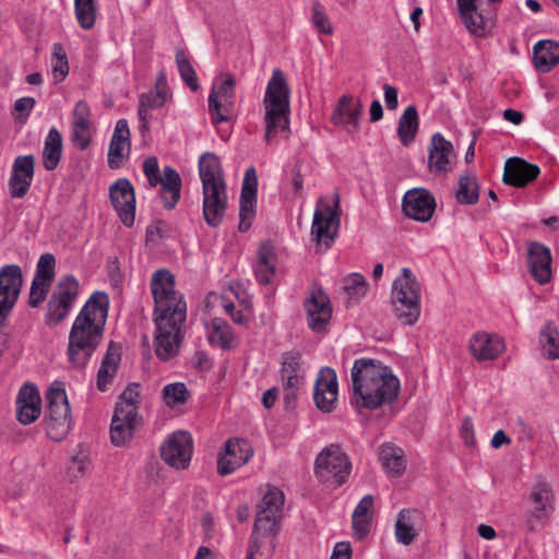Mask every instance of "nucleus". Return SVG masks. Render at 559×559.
<instances>
[{"label": "nucleus", "instance_id": "nucleus-1", "mask_svg": "<svg viewBox=\"0 0 559 559\" xmlns=\"http://www.w3.org/2000/svg\"><path fill=\"white\" fill-rule=\"evenodd\" d=\"M109 309V296L94 292L75 317L69 332L68 362L74 369H84L99 346Z\"/></svg>", "mask_w": 559, "mask_h": 559}, {"label": "nucleus", "instance_id": "nucleus-2", "mask_svg": "<svg viewBox=\"0 0 559 559\" xmlns=\"http://www.w3.org/2000/svg\"><path fill=\"white\" fill-rule=\"evenodd\" d=\"M353 396L352 403L359 408L377 409L397 399L400 380L381 361L359 358L350 370Z\"/></svg>", "mask_w": 559, "mask_h": 559}, {"label": "nucleus", "instance_id": "nucleus-3", "mask_svg": "<svg viewBox=\"0 0 559 559\" xmlns=\"http://www.w3.org/2000/svg\"><path fill=\"white\" fill-rule=\"evenodd\" d=\"M199 176L202 183V213L205 223L218 227L225 217L228 195L219 158L211 152L199 158Z\"/></svg>", "mask_w": 559, "mask_h": 559}, {"label": "nucleus", "instance_id": "nucleus-4", "mask_svg": "<svg viewBox=\"0 0 559 559\" xmlns=\"http://www.w3.org/2000/svg\"><path fill=\"white\" fill-rule=\"evenodd\" d=\"M284 500L283 491L276 487H269L263 495L258 504L247 559H266L270 555L274 546L272 536L278 531Z\"/></svg>", "mask_w": 559, "mask_h": 559}, {"label": "nucleus", "instance_id": "nucleus-5", "mask_svg": "<svg viewBox=\"0 0 559 559\" xmlns=\"http://www.w3.org/2000/svg\"><path fill=\"white\" fill-rule=\"evenodd\" d=\"M263 104L265 108L264 140L271 143L280 131L289 129V87L280 69L273 70L265 88Z\"/></svg>", "mask_w": 559, "mask_h": 559}, {"label": "nucleus", "instance_id": "nucleus-6", "mask_svg": "<svg viewBox=\"0 0 559 559\" xmlns=\"http://www.w3.org/2000/svg\"><path fill=\"white\" fill-rule=\"evenodd\" d=\"M420 284L409 267L392 283L390 302L394 317L404 325H414L421 312Z\"/></svg>", "mask_w": 559, "mask_h": 559}, {"label": "nucleus", "instance_id": "nucleus-7", "mask_svg": "<svg viewBox=\"0 0 559 559\" xmlns=\"http://www.w3.org/2000/svg\"><path fill=\"white\" fill-rule=\"evenodd\" d=\"M352 461L337 443L324 447L314 462L316 477L323 484L340 487L345 484L352 473Z\"/></svg>", "mask_w": 559, "mask_h": 559}, {"label": "nucleus", "instance_id": "nucleus-8", "mask_svg": "<svg viewBox=\"0 0 559 559\" xmlns=\"http://www.w3.org/2000/svg\"><path fill=\"white\" fill-rule=\"evenodd\" d=\"M47 411L44 417L47 436L53 441L63 440L71 429V409L64 389L55 383L46 395Z\"/></svg>", "mask_w": 559, "mask_h": 559}, {"label": "nucleus", "instance_id": "nucleus-9", "mask_svg": "<svg viewBox=\"0 0 559 559\" xmlns=\"http://www.w3.org/2000/svg\"><path fill=\"white\" fill-rule=\"evenodd\" d=\"M151 290L154 298L156 314H175L180 317L187 313V305L183 296L175 289V277L166 269L157 270L151 278Z\"/></svg>", "mask_w": 559, "mask_h": 559}, {"label": "nucleus", "instance_id": "nucleus-10", "mask_svg": "<svg viewBox=\"0 0 559 559\" xmlns=\"http://www.w3.org/2000/svg\"><path fill=\"white\" fill-rule=\"evenodd\" d=\"M186 318L187 313H182L179 318L175 314L154 316L155 354L160 360L167 361L178 355L183 340L182 325Z\"/></svg>", "mask_w": 559, "mask_h": 559}, {"label": "nucleus", "instance_id": "nucleus-11", "mask_svg": "<svg viewBox=\"0 0 559 559\" xmlns=\"http://www.w3.org/2000/svg\"><path fill=\"white\" fill-rule=\"evenodd\" d=\"M79 296V282L71 275L62 276L56 285L46 307L45 322L48 326L61 323L70 313Z\"/></svg>", "mask_w": 559, "mask_h": 559}, {"label": "nucleus", "instance_id": "nucleus-12", "mask_svg": "<svg viewBox=\"0 0 559 559\" xmlns=\"http://www.w3.org/2000/svg\"><path fill=\"white\" fill-rule=\"evenodd\" d=\"M236 80L230 73H223L213 82L209 95V112L214 124L231 118L236 97Z\"/></svg>", "mask_w": 559, "mask_h": 559}, {"label": "nucleus", "instance_id": "nucleus-13", "mask_svg": "<svg viewBox=\"0 0 559 559\" xmlns=\"http://www.w3.org/2000/svg\"><path fill=\"white\" fill-rule=\"evenodd\" d=\"M528 501L532 508L524 513L523 524L527 531L535 532L542 527L555 510L554 492L550 484L546 481L536 483L531 490Z\"/></svg>", "mask_w": 559, "mask_h": 559}, {"label": "nucleus", "instance_id": "nucleus-14", "mask_svg": "<svg viewBox=\"0 0 559 559\" xmlns=\"http://www.w3.org/2000/svg\"><path fill=\"white\" fill-rule=\"evenodd\" d=\"M23 285L22 269L7 264L0 269V326L15 307Z\"/></svg>", "mask_w": 559, "mask_h": 559}, {"label": "nucleus", "instance_id": "nucleus-15", "mask_svg": "<svg viewBox=\"0 0 559 559\" xmlns=\"http://www.w3.org/2000/svg\"><path fill=\"white\" fill-rule=\"evenodd\" d=\"M193 439L187 431H176L160 447L162 460L175 469H186L192 459Z\"/></svg>", "mask_w": 559, "mask_h": 559}, {"label": "nucleus", "instance_id": "nucleus-16", "mask_svg": "<svg viewBox=\"0 0 559 559\" xmlns=\"http://www.w3.org/2000/svg\"><path fill=\"white\" fill-rule=\"evenodd\" d=\"M109 199L123 225L132 226L135 218V192L130 180L117 179L109 187Z\"/></svg>", "mask_w": 559, "mask_h": 559}, {"label": "nucleus", "instance_id": "nucleus-17", "mask_svg": "<svg viewBox=\"0 0 559 559\" xmlns=\"http://www.w3.org/2000/svg\"><path fill=\"white\" fill-rule=\"evenodd\" d=\"M253 455L251 444L245 439H229L217 456V473L227 476L245 465Z\"/></svg>", "mask_w": 559, "mask_h": 559}, {"label": "nucleus", "instance_id": "nucleus-18", "mask_svg": "<svg viewBox=\"0 0 559 559\" xmlns=\"http://www.w3.org/2000/svg\"><path fill=\"white\" fill-rule=\"evenodd\" d=\"M35 176V157L33 154L19 155L14 158L8 181L9 193L13 199H23L33 183Z\"/></svg>", "mask_w": 559, "mask_h": 559}, {"label": "nucleus", "instance_id": "nucleus-19", "mask_svg": "<svg viewBox=\"0 0 559 559\" xmlns=\"http://www.w3.org/2000/svg\"><path fill=\"white\" fill-rule=\"evenodd\" d=\"M258 176L254 167H249L243 176L240 201L238 229L246 233L252 225L257 210Z\"/></svg>", "mask_w": 559, "mask_h": 559}, {"label": "nucleus", "instance_id": "nucleus-20", "mask_svg": "<svg viewBox=\"0 0 559 559\" xmlns=\"http://www.w3.org/2000/svg\"><path fill=\"white\" fill-rule=\"evenodd\" d=\"M404 214L417 222H428L435 212V197L424 188H414L408 190L402 200Z\"/></svg>", "mask_w": 559, "mask_h": 559}, {"label": "nucleus", "instance_id": "nucleus-21", "mask_svg": "<svg viewBox=\"0 0 559 559\" xmlns=\"http://www.w3.org/2000/svg\"><path fill=\"white\" fill-rule=\"evenodd\" d=\"M338 194H335V205H326L323 210H316L311 226V234L317 243L324 242L328 247L333 242L340 226V216L336 212Z\"/></svg>", "mask_w": 559, "mask_h": 559}, {"label": "nucleus", "instance_id": "nucleus-22", "mask_svg": "<svg viewBox=\"0 0 559 559\" xmlns=\"http://www.w3.org/2000/svg\"><path fill=\"white\" fill-rule=\"evenodd\" d=\"M469 352L478 361L493 360L504 350L503 340L497 334L477 332L469 340Z\"/></svg>", "mask_w": 559, "mask_h": 559}, {"label": "nucleus", "instance_id": "nucleus-23", "mask_svg": "<svg viewBox=\"0 0 559 559\" xmlns=\"http://www.w3.org/2000/svg\"><path fill=\"white\" fill-rule=\"evenodd\" d=\"M454 156V148L441 133L432 134L429 143L428 169L437 175L451 169L450 160Z\"/></svg>", "mask_w": 559, "mask_h": 559}, {"label": "nucleus", "instance_id": "nucleus-24", "mask_svg": "<svg viewBox=\"0 0 559 559\" xmlns=\"http://www.w3.org/2000/svg\"><path fill=\"white\" fill-rule=\"evenodd\" d=\"M40 395L34 384L25 383L16 397V418L22 425L34 423L40 415Z\"/></svg>", "mask_w": 559, "mask_h": 559}, {"label": "nucleus", "instance_id": "nucleus-25", "mask_svg": "<svg viewBox=\"0 0 559 559\" xmlns=\"http://www.w3.org/2000/svg\"><path fill=\"white\" fill-rule=\"evenodd\" d=\"M131 146L130 129L126 119L116 122L108 148V166L111 169L119 168L126 155H129Z\"/></svg>", "mask_w": 559, "mask_h": 559}, {"label": "nucleus", "instance_id": "nucleus-26", "mask_svg": "<svg viewBox=\"0 0 559 559\" xmlns=\"http://www.w3.org/2000/svg\"><path fill=\"white\" fill-rule=\"evenodd\" d=\"M539 173L537 165L527 163L520 157H511L504 165L503 182L521 188L535 180Z\"/></svg>", "mask_w": 559, "mask_h": 559}, {"label": "nucleus", "instance_id": "nucleus-27", "mask_svg": "<svg viewBox=\"0 0 559 559\" xmlns=\"http://www.w3.org/2000/svg\"><path fill=\"white\" fill-rule=\"evenodd\" d=\"M527 264L534 280L544 285L551 277V254L550 250L539 243L532 242L528 247Z\"/></svg>", "mask_w": 559, "mask_h": 559}, {"label": "nucleus", "instance_id": "nucleus-28", "mask_svg": "<svg viewBox=\"0 0 559 559\" xmlns=\"http://www.w3.org/2000/svg\"><path fill=\"white\" fill-rule=\"evenodd\" d=\"M305 309L309 326L317 332L324 329L332 316L329 299L322 293L317 295L312 294L311 297L305 301Z\"/></svg>", "mask_w": 559, "mask_h": 559}, {"label": "nucleus", "instance_id": "nucleus-29", "mask_svg": "<svg viewBox=\"0 0 559 559\" xmlns=\"http://www.w3.org/2000/svg\"><path fill=\"white\" fill-rule=\"evenodd\" d=\"M120 360L121 348L111 342L97 372L96 385L100 392H106L112 383L117 374Z\"/></svg>", "mask_w": 559, "mask_h": 559}, {"label": "nucleus", "instance_id": "nucleus-30", "mask_svg": "<svg viewBox=\"0 0 559 559\" xmlns=\"http://www.w3.org/2000/svg\"><path fill=\"white\" fill-rule=\"evenodd\" d=\"M533 63L542 73L551 71L559 63V43L551 39L538 40L533 47Z\"/></svg>", "mask_w": 559, "mask_h": 559}, {"label": "nucleus", "instance_id": "nucleus-31", "mask_svg": "<svg viewBox=\"0 0 559 559\" xmlns=\"http://www.w3.org/2000/svg\"><path fill=\"white\" fill-rule=\"evenodd\" d=\"M456 2L466 28L474 35H485L489 24L488 20L478 10V0H456Z\"/></svg>", "mask_w": 559, "mask_h": 559}, {"label": "nucleus", "instance_id": "nucleus-32", "mask_svg": "<svg viewBox=\"0 0 559 559\" xmlns=\"http://www.w3.org/2000/svg\"><path fill=\"white\" fill-rule=\"evenodd\" d=\"M140 417L118 414L115 411L110 424V439L116 447L127 444L133 437L136 427L140 425Z\"/></svg>", "mask_w": 559, "mask_h": 559}, {"label": "nucleus", "instance_id": "nucleus-33", "mask_svg": "<svg viewBox=\"0 0 559 559\" xmlns=\"http://www.w3.org/2000/svg\"><path fill=\"white\" fill-rule=\"evenodd\" d=\"M160 198L166 210L176 206L181 195V178L178 171L171 166H165L160 177Z\"/></svg>", "mask_w": 559, "mask_h": 559}, {"label": "nucleus", "instance_id": "nucleus-34", "mask_svg": "<svg viewBox=\"0 0 559 559\" xmlns=\"http://www.w3.org/2000/svg\"><path fill=\"white\" fill-rule=\"evenodd\" d=\"M276 269V253L270 241L262 242L258 250V262L254 265L257 281L266 285L270 284Z\"/></svg>", "mask_w": 559, "mask_h": 559}, {"label": "nucleus", "instance_id": "nucleus-35", "mask_svg": "<svg viewBox=\"0 0 559 559\" xmlns=\"http://www.w3.org/2000/svg\"><path fill=\"white\" fill-rule=\"evenodd\" d=\"M206 338L212 346L230 349L235 340L231 326L222 318H214L206 326Z\"/></svg>", "mask_w": 559, "mask_h": 559}, {"label": "nucleus", "instance_id": "nucleus-36", "mask_svg": "<svg viewBox=\"0 0 559 559\" xmlns=\"http://www.w3.org/2000/svg\"><path fill=\"white\" fill-rule=\"evenodd\" d=\"M62 157V136L57 128L52 127L45 138L43 150V165L48 171L55 170Z\"/></svg>", "mask_w": 559, "mask_h": 559}, {"label": "nucleus", "instance_id": "nucleus-37", "mask_svg": "<svg viewBox=\"0 0 559 559\" xmlns=\"http://www.w3.org/2000/svg\"><path fill=\"white\" fill-rule=\"evenodd\" d=\"M420 518L417 510L403 509L400 511L395 523V537L402 545H409L416 538L415 524Z\"/></svg>", "mask_w": 559, "mask_h": 559}, {"label": "nucleus", "instance_id": "nucleus-38", "mask_svg": "<svg viewBox=\"0 0 559 559\" xmlns=\"http://www.w3.org/2000/svg\"><path fill=\"white\" fill-rule=\"evenodd\" d=\"M352 96L343 95L340 97L337 106L333 110L331 121L335 126L353 124L357 126L360 115L362 114V105L357 104L356 107H350Z\"/></svg>", "mask_w": 559, "mask_h": 559}, {"label": "nucleus", "instance_id": "nucleus-39", "mask_svg": "<svg viewBox=\"0 0 559 559\" xmlns=\"http://www.w3.org/2000/svg\"><path fill=\"white\" fill-rule=\"evenodd\" d=\"M419 127L417 108L409 105L401 115L397 123V135L403 145L413 143Z\"/></svg>", "mask_w": 559, "mask_h": 559}, {"label": "nucleus", "instance_id": "nucleus-40", "mask_svg": "<svg viewBox=\"0 0 559 559\" xmlns=\"http://www.w3.org/2000/svg\"><path fill=\"white\" fill-rule=\"evenodd\" d=\"M380 461L383 469L392 477L401 475L405 469L404 451L399 447L382 445Z\"/></svg>", "mask_w": 559, "mask_h": 559}, {"label": "nucleus", "instance_id": "nucleus-41", "mask_svg": "<svg viewBox=\"0 0 559 559\" xmlns=\"http://www.w3.org/2000/svg\"><path fill=\"white\" fill-rule=\"evenodd\" d=\"M140 397V384L134 382L130 383L120 394L119 402L116 404L115 411L118 412V414L140 417L138 413Z\"/></svg>", "mask_w": 559, "mask_h": 559}, {"label": "nucleus", "instance_id": "nucleus-42", "mask_svg": "<svg viewBox=\"0 0 559 559\" xmlns=\"http://www.w3.org/2000/svg\"><path fill=\"white\" fill-rule=\"evenodd\" d=\"M539 343L544 356L552 360L559 358V332L554 322L548 321L544 324L539 333Z\"/></svg>", "mask_w": 559, "mask_h": 559}, {"label": "nucleus", "instance_id": "nucleus-43", "mask_svg": "<svg viewBox=\"0 0 559 559\" xmlns=\"http://www.w3.org/2000/svg\"><path fill=\"white\" fill-rule=\"evenodd\" d=\"M74 14L82 29H92L97 17V4L95 0H74Z\"/></svg>", "mask_w": 559, "mask_h": 559}, {"label": "nucleus", "instance_id": "nucleus-44", "mask_svg": "<svg viewBox=\"0 0 559 559\" xmlns=\"http://www.w3.org/2000/svg\"><path fill=\"white\" fill-rule=\"evenodd\" d=\"M343 290L352 304H357L367 294L368 284L360 273H352L343 281Z\"/></svg>", "mask_w": 559, "mask_h": 559}, {"label": "nucleus", "instance_id": "nucleus-45", "mask_svg": "<svg viewBox=\"0 0 559 559\" xmlns=\"http://www.w3.org/2000/svg\"><path fill=\"white\" fill-rule=\"evenodd\" d=\"M167 99V84L164 74L157 79L155 90L144 93L140 97L142 106H146L151 109L160 108L164 106Z\"/></svg>", "mask_w": 559, "mask_h": 559}, {"label": "nucleus", "instance_id": "nucleus-46", "mask_svg": "<svg viewBox=\"0 0 559 559\" xmlns=\"http://www.w3.org/2000/svg\"><path fill=\"white\" fill-rule=\"evenodd\" d=\"M176 64L182 81L191 91L197 92L200 85L195 70L189 58L186 56L185 51L181 49L177 50L176 52Z\"/></svg>", "mask_w": 559, "mask_h": 559}, {"label": "nucleus", "instance_id": "nucleus-47", "mask_svg": "<svg viewBox=\"0 0 559 559\" xmlns=\"http://www.w3.org/2000/svg\"><path fill=\"white\" fill-rule=\"evenodd\" d=\"M313 392L338 396L337 377L332 368L324 367L319 371Z\"/></svg>", "mask_w": 559, "mask_h": 559}, {"label": "nucleus", "instance_id": "nucleus-48", "mask_svg": "<svg viewBox=\"0 0 559 559\" xmlns=\"http://www.w3.org/2000/svg\"><path fill=\"white\" fill-rule=\"evenodd\" d=\"M478 186L469 175H462L459 180L456 199L461 204H474L478 201Z\"/></svg>", "mask_w": 559, "mask_h": 559}, {"label": "nucleus", "instance_id": "nucleus-49", "mask_svg": "<svg viewBox=\"0 0 559 559\" xmlns=\"http://www.w3.org/2000/svg\"><path fill=\"white\" fill-rule=\"evenodd\" d=\"M163 399L167 406L174 407L187 402L188 390L183 382H174L164 386Z\"/></svg>", "mask_w": 559, "mask_h": 559}, {"label": "nucleus", "instance_id": "nucleus-50", "mask_svg": "<svg viewBox=\"0 0 559 559\" xmlns=\"http://www.w3.org/2000/svg\"><path fill=\"white\" fill-rule=\"evenodd\" d=\"M56 259L51 253H44L39 257L34 278L51 285L55 278Z\"/></svg>", "mask_w": 559, "mask_h": 559}, {"label": "nucleus", "instance_id": "nucleus-51", "mask_svg": "<svg viewBox=\"0 0 559 559\" xmlns=\"http://www.w3.org/2000/svg\"><path fill=\"white\" fill-rule=\"evenodd\" d=\"M311 22L319 33L326 35H331L333 33L330 19L318 0H314L311 5Z\"/></svg>", "mask_w": 559, "mask_h": 559}, {"label": "nucleus", "instance_id": "nucleus-52", "mask_svg": "<svg viewBox=\"0 0 559 559\" xmlns=\"http://www.w3.org/2000/svg\"><path fill=\"white\" fill-rule=\"evenodd\" d=\"M50 285L41 282L39 280L33 278L31 289H29V299L28 304L31 307L35 308L39 306L46 298L48 289Z\"/></svg>", "mask_w": 559, "mask_h": 559}, {"label": "nucleus", "instance_id": "nucleus-53", "mask_svg": "<svg viewBox=\"0 0 559 559\" xmlns=\"http://www.w3.org/2000/svg\"><path fill=\"white\" fill-rule=\"evenodd\" d=\"M300 361L301 356L298 352H289L284 355L281 374L282 376H292L300 374Z\"/></svg>", "mask_w": 559, "mask_h": 559}, {"label": "nucleus", "instance_id": "nucleus-54", "mask_svg": "<svg viewBox=\"0 0 559 559\" xmlns=\"http://www.w3.org/2000/svg\"><path fill=\"white\" fill-rule=\"evenodd\" d=\"M90 116L91 111L87 104L83 100H79L73 108L72 127H80L81 129L82 127H90Z\"/></svg>", "mask_w": 559, "mask_h": 559}, {"label": "nucleus", "instance_id": "nucleus-55", "mask_svg": "<svg viewBox=\"0 0 559 559\" xmlns=\"http://www.w3.org/2000/svg\"><path fill=\"white\" fill-rule=\"evenodd\" d=\"M143 173L151 187H156L160 181L159 165L155 156L147 157L143 163Z\"/></svg>", "mask_w": 559, "mask_h": 559}, {"label": "nucleus", "instance_id": "nucleus-56", "mask_svg": "<svg viewBox=\"0 0 559 559\" xmlns=\"http://www.w3.org/2000/svg\"><path fill=\"white\" fill-rule=\"evenodd\" d=\"M353 534L356 539H364L370 532L371 518L352 515Z\"/></svg>", "mask_w": 559, "mask_h": 559}, {"label": "nucleus", "instance_id": "nucleus-57", "mask_svg": "<svg viewBox=\"0 0 559 559\" xmlns=\"http://www.w3.org/2000/svg\"><path fill=\"white\" fill-rule=\"evenodd\" d=\"M313 400L316 406L323 413H331L335 409L337 396L328 395L320 392H313Z\"/></svg>", "mask_w": 559, "mask_h": 559}, {"label": "nucleus", "instance_id": "nucleus-58", "mask_svg": "<svg viewBox=\"0 0 559 559\" xmlns=\"http://www.w3.org/2000/svg\"><path fill=\"white\" fill-rule=\"evenodd\" d=\"M72 141L81 151L86 150L91 143L90 127H72Z\"/></svg>", "mask_w": 559, "mask_h": 559}, {"label": "nucleus", "instance_id": "nucleus-59", "mask_svg": "<svg viewBox=\"0 0 559 559\" xmlns=\"http://www.w3.org/2000/svg\"><path fill=\"white\" fill-rule=\"evenodd\" d=\"M283 383H284V390H285V399L289 401L290 399L295 397L296 390L302 382V376L301 374H294L292 376H282Z\"/></svg>", "mask_w": 559, "mask_h": 559}, {"label": "nucleus", "instance_id": "nucleus-60", "mask_svg": "<svg viewBox=\"0 0 559 559\" xmlns=\"http://www.w3.org/2000/svg\"><path fill=\"white\" fill-rule=\"evenodd\" d=\"M88 468V462L85 456H74L70 462L68 471L72 477H81Z\"/></svg>", "mask_w": 559, "mask_h": 559}, {"label": "nucleus", "instance_id": "nucleus-61", "mask_svg": "<svg viewBox=\"0 0 559 559\" xmlns=\"http://www.w3.org/2000/svg\"><path fill=\"white\" fill-rule=\"evenodd\" d=\"M373 507V497L371 495H366L361 498V500L356 506L353 515L359 516H366L370 518V511Z\"/></svg>", "mask_w": 559, "mask_h": 559}, {"label": "nucleus", "instance_id": "nucleus-62", "mask_svg": "<svg viewBox=\"0 0 559 559\" xmlns=\"http://www.w3.org/2000/svg\"><path fill=\"white\" fill-rule=\"evenodd\" d=\"M53 78L61 82L69 74V62L67 56H61L58 61L52 66Z\"/></svg>", "mask_w": 559, "mask_h": 559}, {"label": "nucleus", "instance_id": "nucleus-63", "mask_svg": "<svg viewBox=\"0 0 559 559\" xmlns=\"http://www.w3.org/2000/svg\"><path fill=\"white\" fill-rule=\"evenodd\" d=\"M383 91H384V103H385L386 108L389 110H395L399 106L397 88L390 84H384Z\"/></svg>", "mask_w": 559, "mask_h": 559}, {"label": "nucleus", "instance_id": "nucleus-64", "mask_svg": "<svg viewBox=\"0 0 559 559\" xmlns=\"http://www.w3.org/2000/svg\"><path fill=\"white\" fill-rule=\"evenodd\" d=\"M35 99L33 97H21L14 103V110L24 116H28L35 107Z\"/></svg>", "mask_w": 559, "mask_h": 559}]
</instances>
